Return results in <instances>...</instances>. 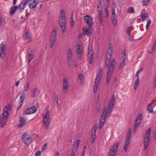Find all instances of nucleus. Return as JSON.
<instances>
[{"mask_svg": "<svg viewBox=\"0 0 156 156\" xmlns=\"http://www.w3.org/2000/svg\"><path fill=\"white\" fill-rule=\"evenodd\" d=\"M152 104L150 103L149 104L148 106V110L149 111L150 113L153 112V108L152 106Z\"/></svg>", "mask_w": 156, "mask_h": 156, "instance_id": "2f4dec72", "label": "nucleus"}, {"mask_svg": "<svg viewBox=\"0 0 156 156\" xmlns=\"http://www.w3.org/2000/svg\"><path fill=\"white\" fill-rule=\"evenodd\" d=\"M142 117V114L141 113H140L138 116L137 118L136 119L135 122H137L139 119H140V121L139 122H137L136 123H135L134 124V131H136L137 129L140 126V123L141 119Z\"/></svg>", "mask_w": 156, "mask_h": 156, "instance_id": "dca6fc26", "label": "nucleus"}, {"mask_svg": "<svg viewBox=\"0 0 156 156\" xmlns=\"http://www.w3.org/2000/svg\"><path fill=\"white\" fill-rule=\"evenodd\" d=\"M151 129L149 128L146 132L145 135L144 137V150H146L150 144L151 139Z\"/></svg>", "mask_w": 156, "mask_h": 156, "instance_id": "0eeeda50", "label": "nucleus"}, {"mask_svg": "<svg viewBox=\"0 0 156 156\" xmlns=\"http://www.w3.org/2000/svg\"><path fill=\"white\" fill-rule=\"evenodd\" d=\"M150 0H143L142 3L143 6H147L149 4V2Z\"/></svg>", "mask_w": 156, "mask_h": 156, "instance_id": "c9c22d12", "label": "nucleus"}, {"mask_svg": "<svg viewBox=\"0 0 156 156\" xmlns=\"http://www.w3.org/2000/svg\"><path fill=\"white\" fill-rule=\"evenodd\" d=\"M139 73L138 72H137L136 73V76L137 77V79H139Z\"/></svg>", "mask_w": 156, "mask_h": 156, "instance_id": "338daca9", "label": "nucleus"}, {"mask_svg": "<svg viewBox=\"0 0 156 156\" xmlns=\"http://www.w3.org/2000/svg\"><path fill=\"white\" fill-rule=\"evenodd\" d=\"M79 141H80L79 140H76V142L74 144L73 146L78 148V147L79 146V143H80Z\"/></svg>", "mask_w": 156, "mask_h": 156, "instance_id": "37998d69", "label": "nucleus"}, {"mask_svg": "<svg viewBox=\"0 0 156 156\" xmlns=\"http://www.w3.org/2000/svg\"><path fill=\"white\" fill-rule=\"evenodd\" d=\"M37 109V108L35 106H32L25 111L23 113V114L30 115L33 114L36 112Z\"/></svg>", "mask_w": 156, "mask_h": 156, "instance_id": "4468645a", "label": "nucleus"}, {"mask_svg": "<svg viewBox=\"0 0 156 156\" xmlns=\"http://www.w3.org/2000/svg\"><path fill=\"white\" fill-rule=\"evenodd\" d=\"M78 148L73 146V148L72 151V153L69 156H75V154L76 152L77 151Z\"/></svg>", "mask_w": 156, "mask_h": 156, "instance_id": "bb28decb", "label": "nucleus"}, {"mask_svg": "<svg viewBox=\"0 0 156 156\" xmlns=\"http://www.w3.org/2000/svg\"><path fill=\"white\" fill-rule=\"evenodd\" d=\"M97 125L96 124L94 125L93 128L91 130V143L94 144L96 140V132L97 129Z\"/></svg>", "mask_w": 156, "mask_h": 156, "instance_id": "f8f14e48", "label": "nucleus"}, {"mask_svg": "<svg viewBox=\"0 0 156 156\" xmlns=\"http://www.w3.org/2000/svg\"><path fill=\"white\" fill-rule=\"evenodd\" d=\"M117 16H112L111 20L112 22L114 25H116L117 23Z\"/></svg>", "mask_w": 156, "mask_h": 156, "instance_id": "a878e982", "label": "nucleus"}, {"mask_svg": "<svg viewBox=\"0 0 156 156\" xmlns=\"http://www.w3.org/2000/svg\"><path fill=\"white\" fill-rule=\"evenodd\" d=\"M102 72H98L97 73V76H96V78L95 79L98 80H100L101 81V77H102Z\"/></svg>", "mask_w": 156, "mask_h": 156, "instance_id": "7c9ffc66", "label": "nucleus"}, {"mask_svg": "<svg viewBox=\"0 0 156 156\" xmlns=\"http://www.w3.org/2000/svg\"><path fill=\"white\" fill-rule=\"evenodd\" d=\"M115 100V95L112 94L110 100L108 109L107 110V108H105L102 112L101 118L100 120L99 123V129H101L103 127L106 122V118L109 116V115L112 111L114 105Z\"/></svg>", "mask_w": 156, "mask_h": 156, "instance_id": "f257e3e1", "label": "nucleus"}, {"mask_svg": "<svg viewBox=\"0 0 156 156\" xmlns=\"http://www.w3.org/2000/svg\"><path fill=\"white\" fill-rule=\"evenodd\" d=\"M91 28H89L88 27V29H86L85 30V34L87 35H89L91 34V32L90 31V29Z\"/></svg>", "mask_w": 156, "mask_h": 156, "instance_id": "f704fd0d", "label": "nucleus"}, {"mask_svg": "<svg viewBox=\"0 0 156 156\" xmlns=\"http://www.w3.org/2000/svg\"><path fill=\"white\" fill-rule=\"evenodd\" d=\"M39 0H23L19 6V10L20 13L23 11L28 3L29 7L30 9L35 8L39 3Z\"/></svg>", "mask_w": 156, "mask_h": 156, "instance_id": "f03ea898", "label": "nucleus"}, {"mask_svg": "<svg viewBox=\"0 0 156 156\" xmlns=\"http://www.w3.org/2000/svg\"><path fill=\"white\" fill-rule=\"evenodd\" d=\"M98 9L101 8L103 9L102 4L101 3V1H98Z\"/></svg>", "mask_w": 156, "mask_h": 156, "instance_id": "a19ab883", "label": "nucleus"}, {"mask_svg": "<svg viewBox=\"0 0 156 156\" xmlns=\"http://www.w3.org/2000/svg\"><path fill=\"white\" fill-rule=\"evenodd\" d=\"M153 82L154 84H153V87H156V76H154L153 78Z\"/></svg>", "mask_w": 156, "mask_h": 156, "instance_id": "09e8293b", "label": "nucleus"}, {"mask_svg": "<svg viewBox=\"0 0 156 156\" xmlns=\"http://www.w3.org/2000/svg\"><path fill=\"white\" fill-rule=\"evenodd\" d=\"M120 60V65L119 67V68L120 69H121L125 66L126 59H122V58H121Z\"/></svg>", "mask_w": 156, "mask_h": 156, "instance_id": "393cba45", "label": "nucleus"}, {"mask_svg": "<svg viewBox=\"0 0 156 156\" xmlns=\"http://www.w3.org/2000/svg\"><path fill=\"white\" fill-rule=\"evenodd\" d=\"M144 69V68H141L137 72L139 73H140L141 71H143Z\"/></svg>", "mask_w": 156, "mask_h": 156, "instance_id": "e2e57ef3", "label": "nucleus"}, {"mask_svg": "<svg viewBox=\"0 0 156 156\" xmlns=\"http://www.w3.org/2000/svg\"><path fill=\"white\" fill-rule=\"evenodd\" d=\"M67 58H71L72 57V50L71 48H69L67 54Z\"/></svg>", "mask_w": 156, "mask_h": 156, "instance_id": "c85d7f7f", "label": "nucleus"}, {"mask_svg": "<svg viewBox=\"0 0 156 156\" xmlns=\"http://www.w3.org/2000/svg\"><path fill=\"white\" fill-rule=\"evenodd\" d=\"M112 16H117L116 15V14L115 13V10H114V9H112Z\"/></svg>", "mask_w": 156, "mask_h": 156, "instance_id": "4d7b16f0", "label": "nucleus"}, {"mask_svg": "<svg viewBox=\"0 0 156 156\" xmlns=\"http://www.w3.org/2000/svg\"><path fill=\"white\" fill-rule=\"evenodd\" d=\"M98 11L99 14V16H102V14L103 13V9L101 8L100 9H98Z\"/></svg>", "mask_w": 156, "mask_h": 156, "instance_id": "a18cd8bd", "label": "nucleus"}, {"mask_svg": "<svg viewBox=\"0 0 156 156\" xmlns=\"http://www.w3.org/2000/svg\"><path fill=\"white\" fill-rule=\"evenodd\" d=\"M104 5L106 6V8H108L110 5V0H107L104 4Z\"/></svg>", "mask_w": 156, "mask_h": 156, "instance_id": "49530a36", "label": "nucleus"}, {"mask_svg": "<svg viewBox=\"0 0 156 156\" xmlns=\"http://www.w3.org/2000/svg\"><path fill=\"white\" fill-rule=\"evenodd\" d=\"M126 50V49H125L123 51L122 54H123V55L122 56V59H126L127 57V55H126V52L125 51Z\"/></svg>", "mask_w": 156, "mask_h": 156, "instance_id": "79ce46f5", "label": "nucleus"}, {"mask_svg": "<svg viewBox=\"0 0 156 156\" xmlns=\"http://www.w3.org/2000/svg\"><path fill=\"white\" fill-rule=\"evenodd\" d=\"M40 91L37 88H33L32 89L31 93V96L32 97H36L38 95Z\"/></svg>", "mask_w": 156, "mask_h": 156, "instance_id": "412c9836", "label": "nucleus"}, {"mask_svg": "<svg viewBox=\"0 0 156 156\" xmlns=\"http://www.w3.org/2000/svg\"><path fill=\"white\" fill-rule=\"evenodd\" d=\"M127 12L128 13H133L134 12V9L133 8L129 7L127 10Z\"/></svg>", "mask_w": 156, "mask_h": 156, "instance_id": "e433bc0d", "label": "nucleus"}, {"mask_svg": "<svg viewBox=\"0 0 156 156\" xmlns=\"http://www.w3.org/2000/svg\"><path fill=\"white\" fill-rule=\"evenodd\" d=\"M112 9H114V10H115V3L114 2V4H113L112 5Z\"/></svg>", "mask_w": 156, "mask_h": 156, "instance_id": "052dcab7", "label": "nucleus"}, {"mask_svg": "<svg viewBox=\"0 0 156 156\" xmlns=\"http://www.w3.org/2000/svg\"><path fill=\"white\" fill-rule=\"evenodd\" d=\"M79 79L81 81L84 80L85 79V77L84 75L82 74H80L78 76Z\"/></svg>", "mask_w": 156, "mask_h": 156, "instance_id": "ea45409f", "label": "nucleus"}, {"mask_svg": "<svg viewBox=\"0 0 156 156\" xmlns=\"http://www.w3.org/2000/svg\"><path fill=\"white\" fill-rule=\"evenodd\" d=\"M88 57L90 58V64H91L94 60L93 53L92 51H91L88 52Z\"/></svg>", "mask_w": 156, "mask_h": 156, "instance_id": "4be33fe9", "label": "nucleus"}, {"mask_svg": "<svg viewBox=\"0 0 156 156\" xmlns=\"http://www.w3.org/2000/svg\"><path fill=\"white\" fill-rule=\"evenodd\" d=\"M34 55L32 54H30L28 55V62L30 63L31 60H32L34 58Z\"/></svg>", "mask_w": 156, "mask_h": 156, "instance_id": "4c0bfd02", "label": "nucleus"}, {"mask_svg": "<svg viewBox=\"0 0 156 156\" xmlns=\"http://www.w3.org/2000/svg\"><path fill=\"white\" fill-rule=\"evenodd\" d=\"M82 47L81 44H79L78 45L77 48L76 50V53L78 58L82 57Z\"/></svg>", "mask_w": 156, "mask_h": 156, "instance_id": "aec40b11", "label": "nucleus"}, {"mask_svg": "<svg viewBox=\"0 0 156 156\" xmlns=\"http://www.w3.org/2000/svg\"><path fill=\"white\" fill-rule=\"evenodd\" d=\"M105 13L106 16V17L107 18L109 15V12L107 8H106L105 9Z\"/></svg>", "mask_w": 156, "mask_h": 156, "instance_id": "603ef678", "label": "nucleus"}, {"mask_svg": "<svg viewBox=\"0 0 156 156\" xmlns=\"http://www.w3.org/2000/svg\"><path fill=\"white\" fill-rule=\"evenodd\" d=\"M54 101H55L57 104L58 103V97L55 94L54 95Z\"/></svg>", "mask_w": 156, "mask_h": 156, "instance_id": "de8ad7c7", "label": "nucleus"}, {"mask_svg": "<svg viewBox=\"0 0 156 156\" xmlns=\"http://www.w3.org/2000/svg\"><path fill=\"white\" fill-rule=\"evenodd\" d=\"M101 105H99L98 106H97V108H96V110L98 112H100L101 111Z\"/></svg>", "mask_w": 156, "mask_h": 156, "instance_id": "5fc2aeb1", "label": "nucleus"}, {"mask_svg": "<svg viewBox=\"0 0 156 156\" xmlns=\"http://www.w3.org/2000/svg\"><path fill=\"white\" fill-rule=\"evenodd\" d=\"M126 32H127L128 34L129 35H130L131 34V30L129 28H127L126 29Z\"/></svg>", "mask_w": 156, "mask_h": 156, "instance_id": "864d4df0", "label": "nucleus"}, {"mask_svg": "<svg viewBox=\"0 0 156 156\" xmlns=\"http://www.w3.org/2000/svg\"><path fill=\"white\" fill-rule=\"evenodd\" d=\"M98 72H102V69L101 67H99L98 69Z\"/></svg>", "mask_w": 156, "mask_h": 156, "instance_id": "69168bd1", "label": "nucleus"}, {"mask_svg": "<svg viewBox=\"0 0 156 156\" xmlns=\"http://www.w3.org/2000/svg\"><path fill=\"white\" fill-rule=\"evenodd\" d=\"M71 58H67V63L68 66L69 67L71 66Z\"/></svg>", "mask_w": 156, "mask_h": 156, "instance_id": "8fccbe9b", "label": "nucleus"}, {"mask_svg": "<svg viewBox=\"0 0 156 156\" xmlns=\"http://www.w3.org/2000/svg\"><path fill=\"white\" fill-rule=\"evenodd\" d=\"M149 16V15L147 13L141 12L140 17L141 18L143 17L146 18Z\"/></svg>", "mask_w": 156, "mask_h": 156, "instance_id": "58836bf2", "label": "nucleus"}, {"mask_svg": "<svg viewBox=\"0 0 156 156\" xmlns=\"http://www.w3.org/2000/svg\"><path fill=\"white\" fill-rule=\"evenodd\" d=\"M57 30H55L51 33L50 37V46L51 48L55 44V42L56 41V37Z\"/></svg>", "mask_w": 156, "mask_h": 156, "instance_id": "1a4fd4ad", "label": "nucleus"}, {"mask_svg": "<svg viewBox=\"0 0 156 156\" xmlns=\"http://www.w3.org/2000/svg\"><path fill=\"white\" fill-rule=\"evenodd\" d=\"M69 86L68 81L66 78L63 79V90H67Z\"/></svg>", "mask_w": 156, "mask_h": 156, "instance_id": "5701e85b", "label": "nucleus"}, {"mask_svg": "<svg viewBox=\"0 0 156 156\" xmlns=\"http://www.w3.org/2000/svg\"><path fill=\"white\" fill-rule=\"evenodd\" d=\"M119 145V143L117 142L115 144L109 151L108 156H115Z\"/></svg>", "mask_w": 156, "mask_h": 156, "instance_id": "9d476101", "label": "nucleus"}, {"mask_svg": "<svg viewBox=\"0 0 156 156\" xmlns=\"http://www.w3.org/2000/svg\"><path fill=\"white\" fill-rule=\"evenodd\" d=\"M22 139L23 140L24 143L27 145L30 144L32 142L31 137L26 134H24L22 137Z\"/></svg>", "mask_w": 156, "mask_h": 156, "instance_id": "2eb2a0df", "label": "nucleus"}, {"mask_svg": "<svg viewBox=\"0 0 156 156\" xmlns=\"http://www.w3.org/2000/svg\"><path fill=\"white\" fill-rule=\"evenodd\" d=\"M127 134L131 135V129H129L128 132Z\"/></svg>", "mask_w": 156, "mask_h": 156, "instance_id": "0e129e2a", "label": "nucleus"}, {"mask_svg": "<svg viewBox=\"0 0 156 156\" xmlns=\"http://www.w3.org/2000/svg\"><path fill=\"white\" fill-rule=\"evenodd\" d=\"M48 144L47 143L45 144L42 147V151H44L47 147Z\"/></svg>", "mask_w": 156, "mask_h": 156, "instance_id": "3c124183", "label": "nucleus"}, {"mask_svg": "<svg viewBox=\"0 0 156 156\" xmlns=\"http://www.w3.org/2000/svg\"><path fill=\"white\" fill-rule=\"evenodd\" d=\"M11 109L12 107L10 104L5 106L4 108L2 113L1 116L0 126L1 127L3 128L5 125L9 115V111Z\"/></svg>", "mask_w": 156, "mask_h": 156, "instance_id": "7ed1b4c3", "label": "nucleus"}, {"mask_svg": "<svg viewBox=\"0 0 156 156\" xmlns=\"http://www.w3.org/2000/svg\"><path fill=\"white\" fill-rule=\"evenodd\" d=\"M140 83V80L139 79H137L135 80L134 87L135 90H136L137 89V87L139 85Z\"/></svg>", "mask_w": 156, "mask_h": 156, "instance_id": "cd10ccee", "label": "nucleus"}, {"mask_svg": "<svg viewBox=\"0 0 156 156\" xmlns=\"http://www.w3.org/2000/svg\"><path fill=\"white\" fill-rule=\"evenodd\" d=\"M93 19L92 17L89 15L85 16L84 20L87 24L89 28H91L93 26Z\"/></svg>", "mask_w": 156, "mask_h": 156, "instance_id": "ddd939ff", "label": "nucleus"}, {"mask_svg": "<svg viewBox=\"0 0 156 156\" xmlns=\"http://www.w3.org/2000/svg\"><path fill=\"white\" fill-rule=\"evenodd\" d=\"M20 123L18 125L19 128H20L25 126L26 123V120L22 116L19 117Z\"/></svg>", "mask_w": 156, "mask_h": 156, "instance_id": "a211bd4d", "label": "nucleus"}, {"mask_svg": "<svg viewBox=\"0 0 156 156\" xmlns=\"http://www.w3.org/2000/svg\"><path fill=\"white\" fill-rule=\"evenodd\" d=\"M115 64V59L114 58L112 60L107 72L106 80L107 84H108L111 80V79L112 77V75L114 70Z\"/></svg>", "mask_w": 156, "mask_h": 156, "instance_id": "39448f33", "label": "nucleus"}, {"mask_svg": "<svg viewBox=\"0 0 156 156\" xmlns=\"http://www.w3.org/2000/svg\"><path fill=\"white\" fill-rule=\"evenodd\" d=\"M21 94V95L20 97V106L17 108V111L20 109L21 108L22 106L23 105V102L25 98V93L23 91H22L19 93V94Z\"/></svg>", "mask_w": 156, "mask_h": 156, "instance_id": "f3484780", "label": "nucleus"}, {"mask_svg": "<svg viewBox=\"0 0 156 156\" xmlns=\"http://www.w3.org/2000/svg\"><path fill=\"white\" fill-rule=\"evenodd\" d=\"M35 156H41V152L40 151H37L35 154Z\"/></svg>", "mask_w": 156, "mask_h": 156, "instance_id": "6e6d98bb", "label": "nucleus"}, {"mask_svg": "<svg viewBox=\"0 0 156 156\" xmlns=\"http://www.w3.org/2000/svg\"><path fill=\"white\" fill-rule=\"evenodd\" d=\"M49 114V111H47L43 119V122L44 126H46V128L47 129L48 128V127L50 123Z\"/></svg>", "mask_w": 156, "mask_h": 156, "instance_id": "6e6552de", "label": "nucleus"}, {"mask_svg": "<svg viewBox=\"0 0 156 156\" xmlns=\"http://www.w3.org/2000/svg\"><path fill=\"white\" fill-rule=\"evenodd\" d=\"M112 44H110L109 45V48L107 50L105 62L106 66V68H107L109 65L111 60L112 58L113 49H112Z\"/></svg>", "mask_w": 156, "mask_h": 156, "instance_id": "423d86ee", "label": "nucleus"}, {"mask_svg": "<svg viewBox=\"0 0 156 156\" xmlns=\"http://www.w3.org/2000/svg\"><path fill=\"white\" fill-rule=\"evenodd\" d=\"M30 85V84L29 82H27L26 85L24 86L23 90L25 92L27 91V90L29 89V86Z\"/></svg>", "mask_w": 156, "mask_h": 156, "instance_id": "72a5a7b5", "label": "nucleus"}, {"mask_svg": "<svg viewBox=\"0 0 156 156\" xmlns=\"http://www.w3.org/2000/svg\"><path fill=\"white\" fill-rule=\"evenodd\" d=\"M6 46L5 44H0V57L2 58H4L6 54Z\"/></svg>", "mask_w": 156, "mask_h": 156, "instance_id": "9b49d317", "label": "nucleus"}, {"mask_svg": "<svg viewBox=\"0 0 156 156\" xmlns=\"http://www.w3.org/2000/svg\"><path fill=\"white\" fill-rule=\"evenodd\" d=\"M65 15L66 13L64 10H61L59 15L58 21L62 33L65 32L66 27V20Z\"/></svg>", "mask_w": 156, "mask_h": 156, "instance_id": "20e7f679", "label": "nucleus"}, {"mask_svg": "<svg viewBox=\"0 0 156 156\" xmlns=\"http://www.w3.org/2000/svg\"><path fill=\"white\" fill-rule=\"evenodd\" d=\"M101 81L100 80H98L95 79L94 84L93 87L94 93H96L97 92V90L99 86V83Z\"/></svg>", "mask_w": 156, "mask_h": 156, "instance_id": "6ab92c4d", "label": "nucleus"}, {"mask_svg": "<svg viewBox=\"0 0 156 156\" xmlns=\"http://www.w3.org/2000/svg\"><path fill=\"white\" fill-rule=\"evenodd\" d=\"M19 9V7H18L17 6H12L10 10V13L11 15L13 14L16 12V10L18 9Z\"/></svg>", "mask_w": 156, "mask_h": 156, "instance_id": "b1692460", "label": "nucleus"}, {"mask_svg": "<svg viewBox=\"0 0 156 156\" xmlns=\"http://www.w3.org/2000/svg\"><path fill=\"white\" fill-rule=\"evenodd\" d=\"M88 52L91 51H92V46L91 45H89L88 46Z\"/></svg>", "mask_w": 156, "mask_h": 156, "instance_id": "bf43d9fd", "label": "nucleus"}, {"mask_svg": "<svg viewBox=\"0 0 156 156\" xmlns=\"http://www.w3.org/2000/svg\"><path fill=\"white\" fill-rule=\"evenodd\" d=\"M99 20L101 23H102L103 22V16H99Z\"/></svg>", "mask_w": 156, "mask_h": 156, "instance_id": "13d9d810", "label": "nucleus"}, {"mask_svg": "<svg viewBox=\"0 0 156 156\" xmlns=\"http://www.w3.org/2000/svg\"><path fill=\"white\" fill-rule=\"evenodd\" d=\"M131 137V135L127 134L126 141L130 142Z\"/></svg>", "mask_w": 156, "mask_h": 156, "instance_id": "c03bdc74", "label": "nucleus"}, {"mask_svg": "<svg viewBox=\"0 0 156 156\" xmlns=\"http://www.w3.org/2000/svg\"><path fill=\"white\" fill-rule=\"evenodd\" d=\"M130 144V142L126 141L124 147H123V149L125 150L126 152L127 151L128 147L129 146Z\"/></svg>", "mask_w": 156, "mask_h": 156, "instance_id": "c756f323", "label": "nucleus"}, {"mask_svg": "<svg viewBox=\"0 0 156 156\" xmlns=\"http://www.w3.org/2000/svg\"><path fill=\"white\" fill-rule=\"evenodd\" d=\"M151 20H148L147 21V25L150 26L151 23Z\"/></svg>", "mask_w": 156, "mask_h": 156, "instance_id": "680f3d73", "label": "nucleus"}, {"mask_svg": "<svg viewBox=\"0 0 156 156\" xmlns=\"http://www.w3.org/2000/svg\"><path fill=\"white\" fill-rule=\"evenodd\" d=\"M26 38L27 39H29V41L31 42L32 41L31 39V36L30 34L28 32H27L26 34Z\"/></svg>", "mask_w": 156, "mask_h": 156, "instance_id": "473e14b6", "label": "nucleus"}, {"mask_svg": "<svg viewBox=\"0 0 156 156\" xmlns=\"http://www.w3.org/2000/svg\"><path fill=\"white\" fill-rule=\"evenodd\" d=\"M20 81H17L16 83V84H15V85L16 86H18L19 83H20Z\"/></svg>", "mask_w": 156, "mask_h": 156, "instance_id": "774afa93", "label": "nucleus"}]
</instances>
